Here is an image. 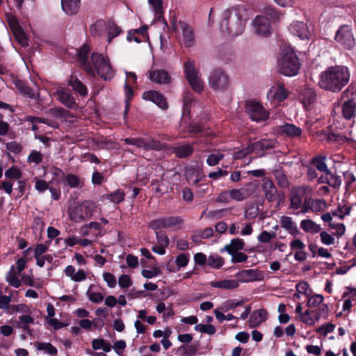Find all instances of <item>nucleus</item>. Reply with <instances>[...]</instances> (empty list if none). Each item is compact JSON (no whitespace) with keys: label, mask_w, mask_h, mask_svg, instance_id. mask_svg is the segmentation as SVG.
<instances>
[{"label":"nucleus","mask_w":356,"mask_h":356,"mask_svg":"<svg viewBox=\"0 0 356 356\" xmlns=\"http://www.w3.org/2000/svg\"><path fill=\"white\" fill-rule=\"evenodd\" d=\"M102 198L108 200L115 204H118L124 200V193L120 190H117L113 193L103 195Z\"/></svg>","instance_id":"nucleus-47"},{"label":"nucleus","mask_w":356,"mask_h":356,"mask_svg":"<svg viewBox=\"0 0 356 356\" xmlns=\"http://www.w3.org/2000/svg\"><path fill=\"white\" fill-rule=\"evenodd\" d=\"M65 181L71 188H76L83 186V180L73 174H67L65 176Z\"/></svg>","instance_id":"nucleus-52"},{"label":"nucleus","mask_w":356,"mask_h":356,"mask_svg":"<svg viewBox=\"0 0 356 356\" xmlns=\"http://www.w3.org/2000/svg\"><path fill=\"white\" fill-rule=\"evenodd\" d=\"M308 191H309V188L305 186L293 188L290 194L291 208L300 209V212L302 213L305 200H308L306 197Z\"/></svg>","instance_id":"nucleus-12"},{"label":"nucleus","mask_w":356,"mask_h":356,"mask_svg":"<svg viewBox=\"0 0 356 356\" xmlns=\"http://www.w3.org/2000/svg\"><path fill=\"white\" fill-rule=\"evenodd\" d=\"M96 209L97 205L94 202L86 200L71 207L69 217L74 222H81L91 218Z\"/></svg>","instance_id":"nucleus-6"},{"label":"nucleus","mask_w":356,"mask_h":356,"mask_svg":"<svg viewBox=\"0 0 356 356\" xmlns=\"http://www.w3.org/2000/svg\"><path fill=\"white\" fill-rule=\"evenodd\" d=\"M251 15V10L244 6L229 8L222 13L220 29L231 37L238 36L244 31L246 22Z\"/></svg>","instance_id":"nucleus-2"},{"label":"nucleus","mask_w":356,"mask_h":356,"mask_svg":"<svg viewBox=\"0 0 356 356\" xmlns=\"http://www.w3.org/2000/svg\"><path fill=\"white\" fill-rule=\"evenodd\" d=\"M81 0H61V7L64 13L73 15L78 13Z\"/></svg>","instance_id":"nucleus-32"},{"label":"nucleus","mask_w":356,"mask_h":356,"mask_svg":"<svg viewBox=\"0 0 356 356\" xmlns=\"http://www.w3.org/2000/svg\"><path fill=\"white\" fill-rule=\"evenodd\" d=\"M289 91L282 83H276L273 86L267 93L268 99L273 102H281L288 97Z\"/></svg>","instance_id":"nucleus-21"},{"label":"nucleus","mask_w":356,"mask_h":356,"mask_svg":"<svg viewBox=\"0 0 356 356\" xmlns=\"http://www.w3.org/2000/svg\"><path fill=\"white\" fill-rule=\"evenodd\" d=\"M210 285L214 288L222 289H234L238 287V281L235 280H216L210 283Z\"/></svg>","instance_id":"nucleus-36"},{"label":"nucleus","mask_w":356,"mask_h":356,"mask_svg":"<svg viewBox=\"0 0 356 356\" xmlns=\"http://www.w3.org/2000/svg\"><path fill=\"white\" fill-rule=\"evenodd\" d=\"M184 73L191 88L195 92L200 93L204 90V83L194 60L187 59L184 63Z\"/></svg>","instance_id":"nucleus-7"},{"label":"nucleus","mask_w":356,"mask_h":356,"mask_svg":"<svg viewBox=\"0 0 356 356\" xmlns=\"http://www.w3.org/2000/svg\"><path fill=\"white\" fill-rule=\"evenodd\" d=\"M22 176L21 170L16 165H12L5 172V177L8 179H19Z\"/></svg>","instance_id":"nucleus-49"},{"label":"nucleus","mask_w":356,"mask_h":356,"mask_svg":"<svg viewBox=\"0 0 356 356\" xmlns=\"http://www.w3.org/2000/svg\"><path fill=\"white\" fill-rule=\"evenodd\" d=\"M277 142L275 140L262 139L249 145L245 149L236 152L234 154V158L235 159H242L250 153L261 155L263 151L274 148Z\"/></svg>","instance_id":"nucleus-8"},{"label":"nucleus","mask_w":356,"mask_h":356,"mask_svg":"<svg viewBox=\"0 0 356 356\" xmlns=\"http://www.w3.org/2000/svg\"><path fill=\"white\" fill-rule=\"evenodd\" d=\"M290 32L301 40H309L314 33V26L311 22L295 21L289 27Z\"/></svg>","instance_id":"nucleus-9"},{"label":"nucleus","mask_w":356,"mask_h":356,"mask_svg":"<svg viewBox=\"0 0 356 356\" xmlns=\"http://www.w3.org/2000/svg\"><path fill=\"white\" fill-rule=\"evenodd\" d=\"M19 319L21 327L29 332V325L34 323V318L30 315H22L19 316Z\"/></svg>","instance_id":"nucleus-62"},{"label":"nucleus","mask_w":356,"mask_h":356,"mask_svg":"<svg viewBox=\"0 0 356 356\" xmlns=\"http://www.w3.org/2000/svg\"><path fill=\"white\" fill-rule=\"evenodd\" d=\"M356 102L353 99L345 102L342 106V113L347 120H350L355 115Z\"/></svg>","instance_id":"nucleus-38"},{"label":"nucleus","mask_w":356,"mask_h":356,"mask_svg":"<svg viewBox=\"0 0 356 356\" xmlns=\"http://www.w3.org/2000/svg\"><path fill=\"white\" fill-rule=\"evenodd\" d=\"M224 264V259L218 254L210 255L208 257L207 265L213 268L218 269Z\"/></svg>","instance_id":"nucleus-48"},{"label":"nucleus","mask_w":356,"mask_h":356,"mask_svg":"<svg viewBox=\"0 0 356 356\" xmlns=\"http://www.w3.org/2000/svg\"><path fill=\"white\" fill-rule=\"evenodd\" d=\"M316 95L315 91L311 88L305 89L300 95V100L306 109H309L312 104L315 102Z\"/></svg>","instance_id":"nucleus-33"},{"label":"nucleus","mask_w":356,"mask_h":356,"mask_svg":"<svg viewBox=\"0 0 356 356\" xmlns=\"http://www.w3.org/2000/svg\"><path fill=\"white\" fill-rule=\"evenodd\" d=\"M26 261L24 258L17 260L15 265L11 266L6 276V281L13 287L18 288L21 286L19 277L22 270L26 267Z\"/></svg>","instance_id":"nucleus-10"},{"label":"nucleus","mask_w":356,"mask_h":356,"mask_svg":"<svg viewBox=\"0 0 356 356\" xmlns=\"http://www.w3.org/2000/svg\"><path fill=\"white\" fill-rule=\"evenodd\" d=\"M351 208L346 204L339 205L337 209L332 212L334 216L343 219L346 216H348L350 213Z\"/></svg>","instance_id":"nucleus-58"},{"label":"nucleus","mask_w":356,"mask_h":356,"mask_svg":"<svg viewBox=\"0 0 356 356\" xmlns=\"http://www.w3.org/2000/svg\"><path fill=\"white\" fill-rule=\"evenodd\" d=\"M184 108L183 115L179 124V131L181 132L182 137H185L186 134H197L202 131L203 127L196 122H190L191 108H195V104L193 103L192 95L190 92H185L183 97Z\"/></svg>","instance_id":"nucleus-5"},{"label":"nucleus","mask_w":356,"mask_h":356,"mask_svg":"<svg viewBox=\"0 0 356 356\" xmlns=\"http://www.w3.org/2000/svg\"><path fill=\"white\" fill-rule=\"evenodd\" d=\"M245 110L249 117L254 121H264L268 118V111L258 102H247Z\"/></svg>","instance_id":"nucleus-15"},{"label":"nucleus","mask_w":356,"mask_h":356,"mask_svg":"<svg viewBox=\"0 0 356 356\" xmlns=\"http://www.w3.org/2000/svg\"><path fill=\"white\" fill-rule=\"evenodd\" d=\"M300 227L307 233L312 234H317L321 231L320 225L316 224L312 220L305 219L300 222Z\"/></svg>","instance_id":"nucleus-39"},{"label":"nucleus","mask_w":356,"mask_h":356,"mask_svg":"<svg viewBox=\"0 0 356 356\" xmlns=\"http://www.w3.org/2000/svg\"><path fill=\"white\" fill-rule=\"evenodd\" d=\"M242 304H243L242 301H236L234 300H228L225 301V302H223L219 308L220 309L221 311L226 312L227 311H229L231 309H233L237 307L238 306L241 305Z\"/></svg>","instance_id":"nucleus-61"},{"label":"nucleus","mask_w":356,"mask_h":356,"mask_svg":"<svg viewBox=\"0 0 356 356\" xmlns=\"http://www.w3.org/2000/svg\"><path fill=\"white\" fill-rule=\"evenodd\" d=\"M279 131L289 137H298L302 134V130L300 127L289 123L280 126L279 127Z\"/></svg>","instance_id":"nucleus-34"},{"label":"nucleus","mask_w":356,"mask_h":356,"mask_svg":"<svg viewBox=\"0 0 356 356\" xmlns=\"http://www.w3.org/2000/svg\"><path fill=\"white\" fill-rule=\"evenodd\" d=\"M69 84L72 88L81 95L86 96L88 93L86 86L83 84L77 78L71 76L69 80Z\"/></svg>","instance_id":"nucleus-42"},{"label":"nucleus","mask_w":356,"mask_h":356,"mask_svg":"<svg viewBox=\"0 0 356 356\" xmlns=\"http://www.w3.org/2000/svg\"><path fill=\"white\" fill-rule=\"evenodd\" d=\"M326 157L323 156H319L313 158L311 165L314 168L317 169L318 171L325 172L328 170L327 165L325 163Z\"/></svg>","instance_id":"nucleus-43"},{"label":"nucleus","mask_w":356,"mask_h":356,"mask_svg":"<svg viewBox=\"0 0 356 356\" xmlns=\"http://www.w3.org/2000/svg\"><path fill=\"white\" fill-rule=\"evenodd\" d=\"M193 147L188 144L181 145L174 149L175 154L179 158H184L191 155L193 153Z\"/></svg>","instance_id":"nucleus-45"},{"label":"nucleus","mask_w":356,"mask_h":356,"mask_svg":"<svg viewBox=\"0 0 356 356\" xmlns=\"http://www.w3.org/2000/svg\"><path fill=\"white\" fill-rule=\"evenodd\" d=\"M321 242L327 246L334 245L335 243V238L333 234H330L325 231L321 232L319 234Z\"/></svg>","instance_id":"nucleus-57"},{"label":"nucleus","mask_w":356,"mask_h":356,"mask_svg":"<svg viewBox=\"0 0 356 356\" xmlns=\"http://www.w3.org/2000/svg\"><path fill=\"white\" fill-rule=\"evenodd\" d=\"M279 72L287 76H293L298 74L300 68V61L291 47H284L282 49L277 59Z\"/></svg>","instance_id":"nucleus-4"},{"label":"nucleus","mask_w":356,"mask_h":356,"mask_svg":"<svg viewBox=\"0 0 356 356\" xmlns=\"http://www.w3.org/2000/svg\"><path fill=\"white\" fill-rule=\"evenodd\" d=\"M124 143L127 145L136 146L137 147L145 149L159 150L163 149V145L161 143L150 138H129L124 139Z\"/></svg>","instance_id":"nucleus-17"},{"label":"nucleus","mask_w":356,"mask_h":356,"mask_svg":"<svg viewBox=\"0 0 356 356\" xmlns=\"http://www.w3.org/2000/svg\"><path fill=\"white\" fill-rule=\"evenodd\" d=\"M64 273L66 277L74 282H81L86 280L88 275L87 272L82 268L76 271L75 267L72 265L67 266L64 270Z\"/></svg>","instance_id":"nucleus-26"},{"label":"nucleus","mask_w":356,"mask_h":356,"mask_svg":"<svg viewBox=\"0 0 356 356\" xmlns=\"http://www.w3.org/2000/svg\"><path fill=\"white\" fill-rule=\"evenodd\" d=\"M92 347L93 350H102L104 352H110L112 346L103 339H95L92 341Z\"/></svg>","instance_id":"nucleus-44"},{"label":"nucleus","mask_w":356,"mask_h":356,"mask_svg":"<svg viewBox=\"0 0 356 356\" xmlns=\"http://www.w3.org/2000/svg\"><path fill=\"white\" fill-rule=\"evenodd\" d=\"M209 84L215 90L226 89L229 84L227 74L221 69H216L209 77Z\"/></svg>","instance_id":"nucleus-11"},{"label":"nucleus","mask_w":356,"mask_h":356,"mask_svg":"<svg viewBox=\"0 0 356 356\" xmlns=\"http://www.w3.org/2000/svg\"><path fill=\"white\" fill-rule=\"evenodd\" d=\"M327 208V203L325 200L321 199H312L308 198L305 200V206L303 207L302 213H305L309 211L318 213L323 211Z\"/></svg>","instance_id":"nucleus-24"},{"label":"nucleus","mask_w":356,"mask_h":356,"mask_svg":"<svg viewBox=\"0 0 356 356\" xmlns=\"http://www.w3.org/2000/svg\"><path fill=\"white\" fill-rule=\"evenodd\" d=\"M8 23L17 42L23 47L28 45V38L23 29L15 17H8Z\"/></svg>","instance_id":"nucleus-19"},{"label":"nucleus","mask_w":356,"mask_h":356,"mask_svg":"<svg viewBox=\"0 0 356 356\" xmlns=\"http://www.w3.org/2000/svg\"><path fill=\"white\" fill-rule=\"evenodd\" d=\"M106 26V24L104 21L99 20L97 21L94 24H92L90 28V33L93 36L100 35Z\"/></svg>","instance_id":"nucleus-59"},{"label":"nucleus","mask_w":356,"mask_h":356,"mask_svg":"<svg viewBox=\"0 0 356 356\" xmlns=\"http://www.w3.org/2000/svg\"><path fill=\"white\" fill-rule=\"evenodd\" d=\"M143 98L145 100L154 102L162 109H167L168 107L165 98L161 93L158 91H146L143 94Z\"/></svg>","instance_id":"nucleus-25"},{"label":"nucleus","mask_w":356,"mask_h":356,"mask_svg":"<svg viewBox=\"0 0 356 356\" xmlns=\"http://www.w3.org/2000/svg\"><path fill=\"white\" fill-rule=\"evenodd\" d=\"M245 242L241 238L232 239L229 244L226 245L225 250L230 254H234L244 248Z\"/></svg>","instance_id":"nucleus-41"},{"label":"nucleus","mask_w":356,"mask_h":356,"mask_svg":"<svg viewBox=\"0 0 356 356\" xmlns=\"http://www.w3.org/2000/svg\"><path fill=\"white\" fill-rule=\"evenodd\" d=\"M253 30L260 37H268L273 33L270 20L264 15L257 16L252 22Z\"/></svg>","instance_id":"nucleus-14"},{"label":"nucleus","mask_w":356,"mask_h":356,"mask_svg":"<svg viewBox=\"0 0 356 356\" xmlns=\"http://www.w3.org/2000/svg\"><path fill=\"white\" fill-rule=\"evenodd\" d=\"M182 220L179 217H163L152 221L149 227L155 232L165 228H171L179 225Z\"/></svg>","instance_id":"nucleus-18"},{"label":"nucleus","mask_w":356,"mask_h":356,"mask_svg":"<svg viewBox=\"0 0 356 356\" xmlns=\"http://www.w3.org/2000/svg\"><path fill=\"white\" fill-rule=\"evenodd\" d=\"M268 318V312L264 309H259L254 311L249 318L250 327L254 328L259 327L262 323Z\"/></svg>","instance_id":"nucleus-27"},{"label":"nucleus","mask_w":356,"mask_h":356,"mask_svg":"<svg viewBox=\"0 0 356 356\" xmlns=\"http://www.w3.org/2000/svg\"><path fill=\"white\" fill-rule=\"evenodd\" d=\"M55 97L62 104H65L66 106L70 108H74L76 106L74 98L70 95V93L67 90H65L63 88L58 90V91L55 93Z\"/></svg>","instance_id":"nucleus-31"},{"label":"nucleus","mask_w":356,"mask_h":356,"mask_svg":"<svg viewBox=\"0 0 356 356\" xmlns=\"http://www.w3.org/2000/svg\"><path fill=\"white\" fill-rule=\"evenodd\" d=\"M348 69L342 65L327 67L319 74L318 86L321 88L332 92H338L349 82Z\"/></svg>","instance_id":"nucleus-3"},{"label":"nucleus","mask_w":356,"mask_h":356,"mask_svg":"<svg viewBox=\"0 0 356 356\" xmlns=\"http://www.w3.org/2000/svg\"><path fill=\"white\" fill-rule=\"evenodd\" d=\"M149 79L158 84H168L171 81V76L163 70H152L149 72Z\"/></svg>","instance_id":"nucleus-28"},{"label":"nucleus","mask_w":356,"mask_h":356,"mask_svg":"<svg viewBox=\"0 0 356 356\" xmlns=\"http://www.w3.org/2000/svg\"><path fill=\"white\" fill-rule=\"evenodd\" d=\"M108 31L107 41L108 43L111 42L112 40L119 35L122 32L120 28L113 22H108L106 25Z\"/></svg>","instance_id":"nucleus-46"},{"label":"nucleus","mask_w":356,"mask_h":356,"mask_svg":"<svg viewBox=\"0 0 356 356\" xmlns=\"http://www.w3.org/2000/svg\"><path fill=\"white\" fill-rule=\"evenodd\" d=\"M36 347L38 350L44 351L49 355L57 354V349L50 343L40 342L36 344Z\"/></svg>","instance_id":"nucleus-51"},{"label":"nucleus","mask_w":356,"mask_h":356,"mask_svg":"<svg viewBox=\"0 0 356 356\" xmlns=\"http://www.w3.org/2000/svg\"><path fill=\"white\" fill-rule=\"evenodd\" d=\"M263 191H264L266 198L269 201H272L274 198L277 189L273 182L267 177L263 179Z\"/></svg>","instance_id":"nucleus-37"},{"label":"nucleus","mask_w":356,"mask_h":356,"mask_svg":"<svg viewBox=\"0 0 356 356\" xmlns=\"http://www.w3.org/2000/svg\"><path fill=\"white\" fill-rule=\"evenodd\" d=\"M223 157L224 154L220 152L213 153L208 156L207 163L209 165L213 166L217 165Z\"/></svg>","instance_id":"nucleus-64"},{"label":"nucleus","mask_w":356,"mask_h":356,"mask_svg":"<svg viewBox=\"0 0 356 356\" xmlns=\"http://www.w3.org/2000/svg\"><path fill=\"white\" fill-rule=\"evenodd\" d=\"M281 227L287 230L291 235L296 236L300 234L296 225L292 218L289 216H282L280 219Z\"/></svg>","instance_id":"nucleus-35"},{"label":"nucleus","mask_w":356,"mask_h":356,"mask_svg":"<svg viewBox=\"0 0 356 356\" xmlns=\"http://www.w3.org/2000/svg\"><path fill=\"white\" fill-rule=\"evenodd\" d=\"M8 23L17 42L23 47L28 45V38L23 29L15 17H8Z\"/></svg>","instance_id":"nucleus-20"},{"label":"nucleus","mask_w":356,"mask_h":356,"mask_svg":"<svg viewBox=\"0 0 356 356\" xmlns=\"http://www.w3.org/2000/svg\"><path fill=\"white\" fill-rule=\"evenodd\" d=\"M176 32L181 34L182 43L186 47H191L195 42V38L193 29L187 24L179 22L173 25Z\"/></svg>","instance_id":"nucleus-16"},{"label":"nucleus","mask_w":356,"mask_h":356,"mask_svg":"<svg viewBox=\"0 0 356 356\" xmlns=\"http://www.w3.org/2000/svg\"><path fill=\"white\" fill-rule=\"evenodd\" d=\"M300 320L307 325H314L320 320V315L316 316L314 311L306 310L301 314Z\"/></svg>","instance_id":"nucleus-40"},{"label":"nucleus","mask_w":356,"mask_h":356,"mask_svg":"<svg viewBox=\"0 0 356 356\" xmlns=\"http://www.w3.org/2000/svg\"><path fill=\"white\" fill-rule=\"evenodd\" d=\"M195 330L201 333H205L209 335H213L216 333V329L211 324H196Z\"/></svg>","instance_id":"nucleus-50"},{"label":"nucleus","mask_w":356,"mask_h":356,"mask_svg":"<svg viewBox=\"0 0 356 356\" xmlns=\"http://www.w3.org/2000/svg\"><path fill=\"white\" fill-rule=\"evenodd\" d=\"M147 27L146 26H143L142 27L131 30L129 32L127 35V40L129 42L134 41L136 43H140L142 41H144L147 35Z\"/></svg>","instance_id":"nucleus-30"},{"label":"nucleus","mask_w":356,"mask_h":356,"mask_svg":"<svg viewBox=\"0 0 356 356\" xmlns=\"http://www.w3.org/2000/svg\"><path fill=\"white\" fill-rule=\"evenodd\" d=\"M186 176L188 182L191 184H197L202 178L201 174L197 170H188Z\"/></svg>","instance_id":"nucleus-55"},{"label":"nucleus","mask_w":356,"mask_h":356,"mask_svg":"<svg viewBox=\"0 0 356 356\" xmlns=\"http://www.w3.org/2000/svg\"><path fill=\"white\" fill-rule=\"evenodd\" d=\"M318 181L327 184L333 188H339L341 184V177L331 172L329 170L319 177Z\"/></svg>","instance_id":"nucleus-29"},{"label":"nucleus","mask_w":356,"mask_h":356,"mask_svg":"<svg viewBox=\"0 0 356 356\" xmlns=\"http://www.w3.org/2000/svg\"><path fill=\"white\" fill-rule=\"evenodd\" d=\"M236 281L241 283L251 282L262 280V273L257 269L243 270L238 272L236 275Z\"/></svg>","instance_id":"nucleus-23"},{"label":"nucleus","mask_w":356,"mask_h":356,"mask_svg":"<svg viewBox=\"0 0 356 356\" xmlns=\"http://www.w3.org/2000/svg\"><path fill=\"white\" fill-rule=\"evenodd\" d=\"M148 3L158 18L163 14V0H148Z\"/></svg>","instance_id":"nucleus-54"},{"label":"nucleus","mask_w":356,"mask_h":356,"mask_svg":"<svg viewBox=\"0 0 356 356\" xmlns=\"http://www.w3.org/2000/svg\"><path fill=\"white\" fill-rule=\"evenodd\" d=\"M334 40L346 49H350L355 45V39L349 26L342 25L337 31Z\"/></svg>","instance_id":"nucleus-13"},{"label":"nucleus","mask_w":356,"mask_h":356,"mask_svg":"<svg viewBox=\"0 0 356 356\" xmlns=\"http://www.w3.org/2000/svg\"><path fill=\"white\" fill-rule=\"evenodd\" d=\"M15 86L23 94L27 95L29 97L34 98L35 97V91L26 86L22 81H17Z\"/></svg>","instance_id":"nucleus-60"},{"label":"nucleus","mask_w":356,"mask_h":356,"mask_svg":"<svg viewBox=\"0 0 356 356\" xmlns=\"http://www.w3.org/2000/svg\"><path fill=\"white\" fill-rule=\"evenodd\" d=\"M254 187L252 183H248L242 188L229 190L232 200L241 202L247 199L253 193Z\"/></svg>","instance_id":"nucleus-22"},{"label":"nucleus","mask_w":356,"mask_h":356,"mask_svg":"<svg viewBox=\"0 0 356 356\" xmlns=\"http://www.w3.org/2000/svg\"><path fill=\"white\" fill-rule=\"evenodd\" d=\"M307 298H308L307 305L312 308L319 306L324 300V297L320 294H310V296Z\"/></svg>","instance_id":"nucleus-53"},{"label":"nucleus","mask_w":356,"mask_h":356,"mask_svg":"<svg viewBox=\"0 0 356 356\" xmlns=\"http://www.w3.org/2000/svg\"><path fill=\"white\" fill-rule=\"evenodd\" d=\"M329 227L334 230L332 234L337 238H341L346 231V227L343 223H329Z\"/></svg>","instance_id":"nucleus-56"},{"label":"nucleus","mask_w":356,"mask_h":356,"mask_svg":"<svg viewBox=\"0 0 356 356\" xmlns=\"http://www.w3.org/2000/svg\"><path fill=\"white\" fill-rule=\"evenodd\" d=\"M86 294L89 300L95 303H99L104 300V295L100 292L92 291L90 288Z\"/></svg>","instance_id":"nucleus-63"},{"label":"nucleus","mask_w":356,"mask_h":356,"mask_svg":"<svg viewBox=\"0 0 356 356\" xmlns=\"http://www.w3.org/2000/svg\"><path fill=\"white\" fill-rule=\"evenodd\" d=\"M90 48L88 44H84L79 50H76L77 59L81 64L84 70L90 75H98L104 80H111L115 74L109 59L106 56L98 53H92L91 63L87 62L88 55Z\"/></svg>","instance_id":"nucleus-1"}]
</instances>
